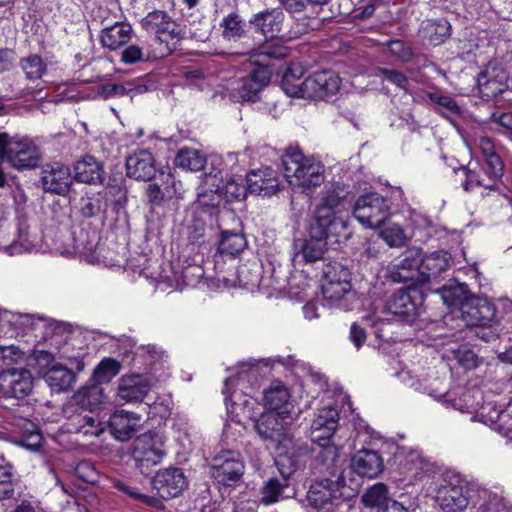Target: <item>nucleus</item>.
<instances>
[{
	"label": "nucleus",
	"mask_w": 512,
	"mask_h": 512,
	"mask_svg": "<svg viewBox=\"0 0 512 512\" xmlns=\"http://www.w3.org/2000/svg\"><path fill=\"white\" fill-rule=\"evenodd\" d=\"M41 184L45 192L65 195L73 182L71 171L62 163L47 164L41 172Z\"/></svg>",
	"instance_id": "obj_17"
},
{
	"label": "nucleus",
	"mask_w": 512,
	"mask_h": 512,
	"mask_svg": "<svg viewBox=\"0 0 512 512\" xmlns=\"http://www.w3.org/2000/svg\"><path fill=\"white\" fill-rule=\"evenodd\" d=\"M105 398L103 388L97 382L87 384L79 389L73 396V400L81 408L92 411L103 403Z\"/></svg>",
	"instance_id": "obj_34"
},
{
	"label": "nucleus",
	"mask_w": 512,
	"mask_h": 512,
	"mask_svg": "<svg viewBox=\"0 0 512 512\" xmlns=\"http://www.w3.org/2000/svg\"><path fill=\"white\" fill-rule=\"evenodd\" d=\"M152 486L161 498L170 499L181 495L188 482L182 469L169 467L156 473L152 479Z\"/></svg>",
	"instance_id": "obj_13"
},
{
	"label": "nucleus",
	"mask_w": 512,
	"mask_h": 512,
	"mask_svg": "<svg viewBox=\"0 0 512 512\" xmlns=\"http://www.w3.org/2000/svg\"><path fill=\"white\" fill-rule=\"evenodd\" d=\"M477 84L482 97L486 99L496 98L508 89V83H504L503 75L500 76L498 82L477 78Z\"/></svg>",
	"instance_id": "obj_55"
},
{
	"label": "nucleus",
	"mask_w": 512,
	"mask_h": 512,
	"mask_svg": "<svg viewBox=\"0 0 512 512\" xmlns=\"http://www.w3.org/2000/svg\"><path fill=\"white\" fill-rule=\"evenodd\" d=\"M68 360L70 367L54 364L43 374V379L53 391L65 392L72 388L76 373L84 369L83 359L79 355L69 357Z\"/></svg>",
	"instance_id": "obj_11"
},
{
	"label": "nucleus",
	"mask_w": 512,
	"mask_h": 512,
	"mask_svg": "<svg viewBox=\"0 0 512 512\" xmlns=\"http://www.w3.org/2000/svg\"><path fill=\"white\" fill-rule=\"evenodd\" d=\"M403 472L411 479H418L426 471L427 463L418 452H410L401 462Z\"/></svg>",
	"instance_id": "obj_50"
},
{
	"label": "nucleus",
	"mask_w": 512,
	"mask_h": 512,
	"mask_svg": "<svg viewBox=\"0 0 512 512\" xmlns=\"http://www.w3.org/2000/svg\"><path fill=\"white\" fill-rule=\"evenodd\" d=\"M249 193L270 197L280 189L279 174L271 167L252 170L246 176Z\"/></svg>",
	"instance_id": "obj_20"
},
{
	"label": "nucleus",
	"mask_w": 512,
	"mask_h": 512,
	"mask_svg": "<svg viewBox=\"0 0 512 512\" xmlns=\"http://www.w3.org/2000/svg\"><path fill=\"white\" fill-rule=\"evenodd\" d=\"M400 499V501L393 500L382 510H378V512H413L416 510L418 504L415 501L408 500L402 496Z\"/></svg>",
	"instance_id": "obj_64"
},
{
	"label": "nucleus",
	"mask_w": 512,
	"mask_h": 512,
	"mask_svg": "<svg viewBox=\"0 0 512 512\" xmlns=\"http://www.w3.org/2000/svg\"><path fill=\"white\" fill-rule=\"evenodd\" d=\"M205 223L201 219L195 218L186 227V237L190 245L199 247L205 242Z\"/></svg>",
	"instance_id": "obj_57"
},
{
	"label": "nucleus",
	"mask_w": 512,
	"mask_h": 512,
	"mask_svg": "<svg viewBox=\"0 0 512 512\" xmlns=\"http://www.w3.org/2000/svg\"><path fill=\"white\" fill-rule=\"evenodd\" d=\"M112 487L116 488L118 491L123 492L128 495L130 498L134 500H138L146 505L151 507H158L160 504V500L154 496H148L137 492L134 488L129 486L125 481L113 478L111 479Z\"/></svg>",
	"instance_id": "obj_53"
},
{
	"label": "nucleus",
	"mask_w": 512,
	"mask_h": 512,
	"mask_svg": "<svg viewBox=\"0 0 512 512\" xmlns=\"http://www.w3.org/2000/svg\"><path fill=\"white\" fill-rule=\"evenodd\" d=\"M131 455L140 472L147 474L165 455L161 437L151 431L138 436L133 441Z\"/></svg>",
	"instance_id": "obj_7"
},
{
	"label": "nucleus",
	"mask_w": 512,
	"mask_h": 512,
	"mask_svg": "<svg viewBox=\"0 0 512 512\" xmlns=\"http://www.w3.org/2000/svg\"><path fill=\"white\" fill-rule=\"evenodd\" d=\"M350 467L361 477L375 478L383 471L384 464L377 451L361 449L352 456Z\"/></svg>",
	"instance_id": "obj_25"
},
{
	"label": "nucleus",
	"mask_w": 512,
	"mask_h": 512,
	"mask_svg": "<svg viewBox=\"0 0 512 512\" xmlns=\"http://www.w3.org/2000/svg\"><path fill=\"white\" fill-rule=\"evenodd\" d=\"M436 500L443 512H462L469 504V489L448 483L439 488Z\"/></svg>",
	"instance_id": "obj_22"
},
{
	"label": "nucleus",
	"mask_w": 512,
	"mask_h": 512,
	"mask_svg": "<svg viewBox=\"0 0 512 512\" xmlns=\"http://www.w3.org/2000/svg\"><path fill=\"white\" fill-rule=\"evenodd\" d=\"M133 34L132 26L126 22H116L103 28L100 32V43L103 48L115 51L127 45Z\"/></svg>",
	"instance_id": "obj_29"
},
{
	"label": "nucleus",
	"mask_w": 512,
	"mask_h": 512,
	"mask_svg": "<svg viewBox=\"0 0 512 512\" xmlns=\"http://www.w3.org/2000/svg\"><path fill=\"white\" fill-rule=\"evenodd\" d=\"M120 371V364L112 358L103 359L96 367L92 380L98 384L108 383Z\"/></svg>",
	"instance_id": "obj_49"
},
{
	"label": "nucleus",
	"mask_w": 512,
	"mask_h": 512,
	"mask_svg": "<svg viewBox=\"0 0 512 512\" xmlns=\"http://www.w3.org/2000/svg\"><path fill=\"white\" fill-rule=\"evenodd\" d=\"M141 418L134 412L117 410L108 420L111 435L118 441L129 440L139 429Z\"/></svg>",
	"instance_id": "obj_23"
},
{
	"label": "nucleus",
	"mask_w": 512,
	"mask_h": 512,
	"mask_svg": "<svg viewBox=\"0 0 512 512\" xmlns=\"http://www.w3.org/2000/svg\"><path fill=\"white\" fill-rule=\"evenodd\" d=\"M226 195L235 200H244L249 192L246 177L236 176L227 181L224 186Z\"/></svg>",
	"instance_id": "obj_56"
},
{
	"label": "nucleus",
	"mask_w": 512,
	"mask_h": 512,
	"mask_svg": "<svg viewBox=\"0 0 512 512\" xmlns=\"http://www.w3.org/2000/svg\"><path fill=\"white\" fill-rule=\"evenodd\" d=\"M285 14L281 8H269L260 11L249 19V24L266 39H275L282 31Z\"/></svg>",
	"instance_id": "obj_21"
},
{
	"label": "nucleus",
	"mask_w": 512,
	"mask_h": 512,
	"mask_svg": "<svg viewBox=\"0 0 512 512\" xmlns=\"http://www.w3.org/2000/svg\"><path fill=\"white\" fill-rule=\"evenodd\" d=\"M288 417L283 416L275 411H267L260 416L252 419L253 427L258 436L264 441L278 442L276 449L278 450L281 442L286 438L295 440L286 433Z\"/></svg>",
	"instance_id": "obj_9"
},
{
	"label": "nucleus",
	"mask_w": 512,
	"mask_h": 512,
	"mask_svg": "<svg viewBox=\"0 0 512 512\" xmlns=\"http://www.w3.org/2000/svg\"><path fill=\"white\" fill-rule=\"evenodd\" d=\"M289 399L288 389L279 381L273 382L269 388L264 390V403L268 410L286 417H289L293 408Z\"/></svg>",
	"instance_id": "obj_31"
},
{
	"label": "nucleus",
	"mask_w": 512,
	"mask_h": 512,
	"mask_svg": "<svg viewBox=\"0 0 512 512\" xmlns=\"http://www.w3.org/2000/svg\"><path fill=\"white\" fill-rule=\"evenodd\" d=\"M504 76V83H508L509 73L497 62H489L479 73L477 78L486 79L491 82L500 81V76Z\"/></svg>",
	"instance_id": "obj_60"
},
{
	"label": "nucleus",
	"mask_w": 512,
	"mask_h": 512,
	"mask_svg": "<svg viewBox=\"0 0 512 512\" xmlns=\"http://www.w3.org/2000/svg\"><path fill=\"white\" fill-rule=\"evenodd\" d=\"M150 390L149 381L141 375L123 376L118 385V397L125 402H141Z\"/></svg>",
	"instance_id": "obj_28"
},
{
	"label": "nucleus",
	"mask_w": 512,
	"mask_h": 512,
	"mask_svg": "<svg viewBox=\"0 0 512 512\" xmlns=\"http://www.w3.org/2000/svg\"><path fill=\"white\" fill-rule=\"evenodd\" d=\"M204 276V270L201 266L192 264L188 265L181 271L180 278L185 286L197 285Z\"/></svg>",
	"instance_id": "obj_62"
},
{
	"label": "nucleus",
	"mask_w": 512,
	"mask_h": 512,
	"mask_svg": "<svg viewBox=\"0 0 512 512\" xmlns=\"http://www.w3.org/2000/svg\"><path fill=\"white\" fill-rule=\"evenodd\" d=\"M438 292L440 293L443 302L448 307L459 306L461 309L462 304L470 299L467 297L468 286L458 282L449 281V283L440 288Z\"/></svg>",
	"instance_id": "obj_40"
},
{
	"label": "nucleus",
	"mask_w": 512,
	"mask_h": 512,
	"mask_svg": "<svg viewBox=\"0 0 512 512\" xmlns=\"http://www.w3.org/2000/svg\"><path fill=\"white\" fill-rule=\"evenodd\" d=\"M20 481L14 466L5 458L0 457V502L16 501L20 498Z\"/></svg>",
	"instance_id": "obj_30"
},
{
	"label": "nucleus",
	"mask_w": 512,
	"mask_h": 512,
	"mask_svg": "<svg viewBox=\"0 0 512 512\" xmlns=\"http://www.w3.org/2000/svg\"><path fill=\"white\" fill-rule=\"evenodd\" d=\"M281 86L283 91L290 97L308 98L306 90H304V81H299L292 69H288L285 72Z\"/></svg>",
	"instance_id": "obj_52"
},
{
	"label": "nucleus",
	"mask_w": 512,
	"mask_h": 512,
	"mask_svg": "<svg viewBox=\"0 0 512 512\" xmlns=\"http://www.w3.org/2000/svg\"><path fill=\"white\" fill-rule=\"evenodd\" d=\"M449 268V256L446 252L435 251L422 256L419 281L428 282L439 277Z\"/></svg>",
	"instance_id": "obj_33"
},
{
	"label": "nucleus",
	"mask_w": 512,
	"mask_h": 512,
	"mask_svg": "<svg viewBox=\"0 0 512 512\" xmlns=\"http://www.w3.org/2000/svg\"><path fill=\"white\" fill-rule=\"evenodd\" d=\"M243 473L244 464L234 451L228 450L216 455L210 464L211 476L223 485L238 481Z\"/></svg>",
	"instance_id": "obj_10"
},
{
	"label": "nucleus",
	"mask_w": 512,
	"mask_h": 512,
	"mask_svg": "<svg viewBox=\"0 0 512 512\" xmlns=\"http://www.w3.org/2000/svg\"><path fill=\"white\" fill-rule=\"evenodd\" d=\"M339 413L333 407L318 410L311 424V439L322 448H328L330 439L338 427Z\"/></svg>",
	"instance_id": "obj_16"
},
{
	"label": "nucleus",
	"mask_w": 512,
	"mask_h": 512,
	"mask_svg": "<svg viewBox=\"0 0 512 512\" xmlns=\"http://www.w3.org/2000/svg\"><path fill=\"white\" fill-rule=\"evenodd\" d=\"M176 21L164 10L149 12L142 20V26L148 32L155 35V38L165 30L175 26Z\"/></svg>",
	"instance_id": "obj_39"
},
{
	"label": "nucleus",
	"mask_w": 512,
	"mask_h": 512,
	"mask_svg": "<svg viewBox=\"0 0 512 512\" xmlns=\"http://www.w3.org/2000/svg\"><path fill=\"white\" fill-rule=\"evenodd\" d=\"M282 164L286 178L294 177L304 192L324 183V166L320 162L304 157L299 151L287 153L282 159Z\"/></svg>",
	"instance_id": "obj_4"
},
{
	"label": "nucleus",
	"mask_w": 512,
	"mask_h": 512,
	"mask_svg": "<svg viewBox=\"0 0 512 512\" xmlns=\"http://www.w3.org/2000/svg\"><path fill=\"white\" fill-rule=\"evenodd\" d=\"M355 490L347 487L344 471L335 479L324 478L311 484L307 492L309 505L324 512H334Z\"/></svg>",
	"instance_id": "obj_3"
},
{
	"label": "nucleus",
	"mask_w": 512,
	"mask_h": 512,
	"mask_svg": "<svg viewBox=\"0 0 512 512\" xmlns=\"http://www.w3.org/2000/svg\"><path fill=\"white\" fill-rule=\"evenodd\" d=\"M220 27L222 28V37L228 42H238L247 35L243 19L236 12L225 16L220 22Z\"/></svg>",
	"instance_id": "obj_37"
},
{
	"label": "nucleus",
	"mask_w": 512,
	"mask_h": 512,
	"mask_svg": "<svg viewBox=\"0 0 512 512\" xmlns=\"http://www.w3.org/2000/svg\"><path fill=\"white\" fill-rule=\"evenodd\" d=\"M348 195L349 187L342 183L324 186L311 221L315 235H324L325 229L334 235L345 232L347 223L339 214L346 209Z\"/></svg>",
	"instance_id": "obj_2"
},
{
	"label": "nucleus",
	"mask_w": 512,
	"mask_h": 512,
	"mask_svg": "<svg viewBox=\"0 0 512 512\" xmlns=\"http://www.w3.org/2000/svg\"><path fill=\"white\" fill-rule=\"evenodd\" d=\"M361 501L366 507L382 510L393 500L389 497L388 487L384 483H375L362 495Z\"/></svg>",
	"instance_id": "obj_42"
},
{
	"label": "nucleus",
	"mask_w": 512,
	"mask_h": 512,
	"mask_svg": "<svg viewBox=\"0 0 512 512\" xmlns=\"http://www.w3.org/2000/svg\"><path fill=\"white\" fill-rule=\"evenodd\" d=\"M376 75L381 77L383 81H388L404 91L408 90L409 80L406 75L400 71L388 68H378Z\"/></svg>",
	"instance_id": "obj_59"
},
{
	"label": "nucleus",
	"mask_w": 512,
	"mask_h": 512,
	"mask_svg": "<svg viewBox=\"0 0 512 512\" xmlns=\"http://www.w3.org/2000/svg\"><path fill=\"white\" fill-rule=\"evenodd\" d=\"M341 85L339 76L331 71H318L304 80V90L308 99L323 100L335 95Z\"/></svg>",
	"instance_id": "obj_14"
},
{
	"label": "nucleus",
	"mask_w": 512,
	"mask_h": 512,
	"mask_svg": "<svg viewBox=\"0 0 512 512\" xmlns=\"http://www.w3.org/2000/svg\"><path fill=\"white\" fill-rule=\"evenodd\" d=\"M420 297L416 289H399L387 301L388 312L405 320L412 322L419 313Z\"/></svg>",
	"instance_id": "obj_15"
},
{
	"label": "nucleus",
	"mask_w": 512,
	"mask_h": 512,
	"mask_svg": "<svg viewBox=\"0 0 512 512\" xmlns=\"http://www.w3.org/2000/svg\"><path fill=\"white\" fill-rule=\"evenodd\" d=\"M494 305L484 298H470L462 304L461 317L467 326L485 327L495 319Z\"/></svg>",
	"instance_id": "obj_18"
},
{
	"label": "nucleus",
	"mask_w": 512,
	"mask_h": 512,
	"mask_svg": "<svg viewBox=\"0 0 512 512\" xmlns=\"http://www.w3.org/2000/svg\"><path fill=\"white\" fill-rule=\"evenodd\" d=\"M387 53L403 62H409L413 56L411 48L401 40L390 41L387 44Z\"/></svg>",
	"instance_id": "obj_61"
},
{
	"label": "nucleus",
	"mask_w": 512,
	"mask_h": 512,
	"mask_svg": "<svg viewBox=\"0 0 512 512\" xmlns=\"http://www.w3.org/2000/svg\"><path fill=\"white\" fill-rule=\"evenodd\" d=\"M310 238L301 241L300 246L296 253V258H301L305 263L312 264L316 261L323 259L327 251L326 240L331 237H339L340 235H334L327 230L324 235H315L313 233V222L310 224L309 229Z\"/></svg>",
	"instance_id": "obj_24"
},
{
	"label": "nucleus",
	"mask_w": 512,
	"mask_h": 512,
	"mask_svg": "<svg viewBox=\"0 0 512 512\" xmlns=\"http://www.w3.org/2000/svg\"><path fill=\"white\" fill-rule=\"evenodd\" d=\"M246 247V239L241 233L223 231L219 242V251L221 254L236 256Z\"/></svg>",
	"instance_id": "obj_46"
},
{
	"label": "nucleus",
	"mask_w": 512,
	"mask_h": 512,
	"mask_svg": "<svg viewBox=\"0 0 512 512\" xmlns=\"http://www.w3.org/2000/svg\"><path fill=\"white\" fill-rule=\"evenodd\" d=\"M381 238L387 243L390 247H403L409 241V237L405 234L403 228L395 223L387 224L380 231Z\"/></svg>",
	"instance_id": "obj_51"
},
{
	"label": "nucleus",
	"mask_w": 512,
	"mask_h": 512,
	"mask_svg": "<svg viewBox=\"0 0 512 512\" xmlns=\"http://www.w3.org/2000/svg\"><path fill=\"white\" fill-rule=\"evenodd\" d=\"M0 158L18 170L33 169L41 161L39 148L28 138L0 133Z\"/></svg>",
	"instance_id": "obj_5"
},
{
	"label": "nucleus",
	"mask_w": 512,
	"mask_h": 512,
	"mask_svg": "<svg viewBox=\"0 0 512 512\" xmlns=\"http://www.w3.org/2000/svg\"><path fill=\"white\" fill-rule=\"evenodd\" d=\"M353 215L363 226L376 229L389 217L390 205L379 193H367L356 200Z\"/></svg>",
	"instance_id": "obj_6"
},
{
	"label": "nucleus",
	"mask_w": 512,
	"mask_h": 512,
	"mask_svg": "<svg viewBox=\"0 0 512 512\" xmlns=\"http://www.w3.org/2000/svg\"><path fill=\"white\" fill-rule=\"evenodd\" d=\"M422 251L418 247H410L406 249L387 267V278L392 282L401 283L414 279V275L420 276Z\"/></svg>",
	"instance_id": "obj_12"
},
{
	"label": "nucleus",
	"mask_w": 512,
	"mask_h": 512,
	"mask_svg": "<svg viewBox=\"0 0 512 512\" xmlns=\"http://www.w3.org/2000/svg\"><path fill=\"white\" fill-rule=\"evenodd\" d=\"M494 429L512 442V417L508 411H501L494 420Z\"/></svg>",
	"instance_id": "obj_63"
},
{
	"label": "nucleus",
	"mask_w": 512,
	"mask_h": 512,
	"mask_svg": "<svg viewBox=\"0 0 512 512\" xmlns=\"http://www.w3.org/2000/svg\"><path fill=\"white\" fill-rule=\"evenodd\" d=\"M419 33L432 46L445 42L451 35V25L445 18L426 19L421 23Z\"/></svg>",
	"instance_id": "obj_32"
},
{
	"label": "nucleus",
	"mask_w": 512,
	"mask_h": 512,
	"mask_svg": "<svg viewBox=\"0 0 512 512\" xmlns=\"http://www.w3.org/2000/svg\"><path fill=\"white\" fill-rule=\"evenodd\" d=\"M24 360V352L17 346H0V371H7L10 366Z\"/></svg>",
	"instance_id": "obj_54"
},
{
	"label": "nucleus",
	"mask_w": 512,
	"mask_h": 512,
	"mask_svg": "<svg viewBox=\"0 0 512 512\" xmlns=\"http://www.w3.org/2000/svg\"><path fill=\"white\" fill-rule=\"evenodd\" d=\"M485 162L482 167L485 169V175H489L497 185L503 176L504 164L500 156L495 152L484 157Z\"/></svg>",
	"instance_id": "obj_58"
},
{
	"label": "nucleus",
	"mask_w": 512,
	"mask_h": 512,
	"mask_svg": "<svg viewBox=\"0 0 512 512\" xmlns=\"http://www.w3.org/2000/svg\"><path fill=\"white\" fill-rule=\"evenodd\" d=\"M246 371H240L237 376L229 377L225 380L223 393L225 395V402L231 403L233 409L246 410L255 403L251 397L243 394L241 391L234 390L229 394L230 386L234 385L244 378Z\"/></svg>",
	"instance_id": "obj_36"
},
{
	"label": "nucleus",
	"mask_w": 512,
	"mask_h": 512,
	"mask_svg": "<svg viewBox=\"0 0 512 512\" xmlns=\"http://www.w3.org/2000/svg\"><path fill=\"white\" fill-rule=\"evenodd\" d=\"M185 33L181 26L176 22L174 27L165 30L162 34L155 38V41L159 44V51L157 57H164L170 55L174 51L178 50L181 41L184 39Z\"/></svg>",
	"instance_id": "obj_35"
},
{
	"label": "nucleus",
	"mask_w": 512,
	"mask_h": 512,
	"mask_svg": "<svg viewBox=\"0 0 512 512\" xmlns=\"http://www.w3.org/2000/svg\"><path fill=\"white\" fill-rule=\"evenodd\" d=\"M322 293L328 300H338L351 291V273L339 262H328L322 268Z\"/></svg>",
	"instance_id": "obj_8"
},
{
	"label": "nucleus",
	"mask_w": 512,
	"mask_h": 512,
	"mask_svg": "<svg viewBox=\"0 0 512 512\" xmlns=\"http://www.w3.org/2000/svg\"><path fill=\"white\" fill-rule=\"evenodd\" d=\"M309 457L310 448L306 443L290 438L281 442L275 459L281 478L272 477L264 483L261 488V503L270 505L294 497L296 491L291 478L305 465Z\"/></svg>",
	"instance_id": "obj_1"
},
{
	"label": "nucleus",
	"mask_w": 512,
	"mask_h": 512,
	"mask_svg": "<svg viewBox=\"0 0 512 512\" xmlns=\"http://www.w3.org/2000/svg\"><path fill=\"white\" fill-rule=\"evenodd\" d=\"M19 65L26 78L31 81L41 79L47 73V64L38 54L21 58Z\"/></svg>",
	"instance_id": "obj_45"
},
{
	"label": "nucleus",
	"mask_w": 512,
	"mask_h": 512,
	"mask_svg": "<svg viewBox=\"0 0 512 512\" xmlns=\"http://www.w3.org/2000/svg\"><path fill=\"white\" fill-rule=\"evenodd\" d=\"M74 426L78 432L86 436H100L104 431L103 424L95 415H77L73 420Z\"/></svg>",
	"instance_id": "obj_47"
},
{
	"label": "nucleus",
	"mask_w": 512,
	"mask_h": 512,
	"mask_svg": "<svg viewBox=\"0 0 512 512\" xmlns=\"http://www.w3.org/2000/svg\"><path fill=\"white\" fill-rule=\"evenodd\" d=\"M259 92L257 84L244 77L235 82L231 90V97L236 102H256L259 98Z\"/></svg>",
	"instance_id": "obj_44"
},
{
	"label": "nucleus",
	"mask_w": 512,
	"mask_h": 512,
	"mask_svg": "<svg viewBox=\"0 0 512 512\" xmlns=\"http://www.w3.org/2000/svg\"><path fill=\"white\" fill-rule=\"evenodd\" d=\"M0 387L6 396L24 398L32 391V375L25 369H7L0 375Z\"/></svg>",
	"instance_id": "obj_19"
},
{
	"label": "nucleus",
	"mask_w": 512,
	"mask_h": 512,
	"mask_svg": "<svg viewBox=\"0 0 512 512\" xmlns=\"http://www.w3.org/2000/svg\"><path fill=\"white\" fill-rule=\"evenodd\" d=\"M465 174V181L463 188L466 191L472 190L475 187H483L488 190H494L497 185L494 183L489 175H485V169L482 166L475 167H461Z\"/></svg>",
	"instance_id": "obj_38"
},
{
	"label": "nucleus",
	"mask_w": 512,
	"mask_h": 512,
	"mask_svg": "<svg viewBox=\"0 0 512 512\" xmlns=\"http://www.w3.org/2000/svg\"><path fill=\"white\" fill-rule=\"evenodd\" d=\"M158 58L156 52L150 51L144 46L131 44L121 52V61L126 65L149 61Z\"/></svg>",
	"instance_id": "obj_48"
},
{
	"label": "nucleus",
	"mask_w": 512,
	"mask_h": 512,
	"mask_svg": "<svg viewBox=\"0 0 512 512\" xmlns=\"http://www.w3.org/2000/svg\"><path fill=\"white\" fill-rule=\"evenodd\" d=\"M74 179L89 185L102 184L105 179L103 164L92 155H85L74 164Z\"/></svg>",
	"instance_id": "obj_27"
},
{
	"label": "nucleus",
	"mask_w": 512,
	"mask_h": 512,
	"mask_svg": "<svg viewBox=\"0 0 512 512\" xmlns=\"http://www.w3.org/2000/svg\"><path fill=\"white\" fill-rule=\"evenodd\" d=\"M206 158L198 150L182 148L177 153L174 164L183 170L197 172L204 168Z\"/></svg>",
	"instance_id": "obj_41"
},
{
	"label": "nucleus",
	"mask_w": 512,
	"mask_h": 512,
	"mask_svg": "<svg viewBox=\"0 0 512 512\" xmlns=\"http://www.w3.org/2000/svg\"><path fill=\"white\" fill-rule=\"evenodd\" d=\"M245 54L252 56H263L268 59L280 60L288 55V48L278 41L268 38L266 41L258 46H252L245 51Z\"/></svg>",
	"instance_id": "obj_43"
},
{
	"label": "nucleus",
	"mask_w": 512,
	"mask_h": 512,
	"mask_svg": "<svg viewBox=\"0 0 512 512\" xmlns=\"http://www.w3.org/2000/svg\"><path fill=\"white\" fill-rule=\"evenodd\" d=\"M126 175L138 181H149L156 174L154 158L147 150H140L126 159Z\"/></svg>",
	"instance_id": "obj_26"
}]
</instances>
